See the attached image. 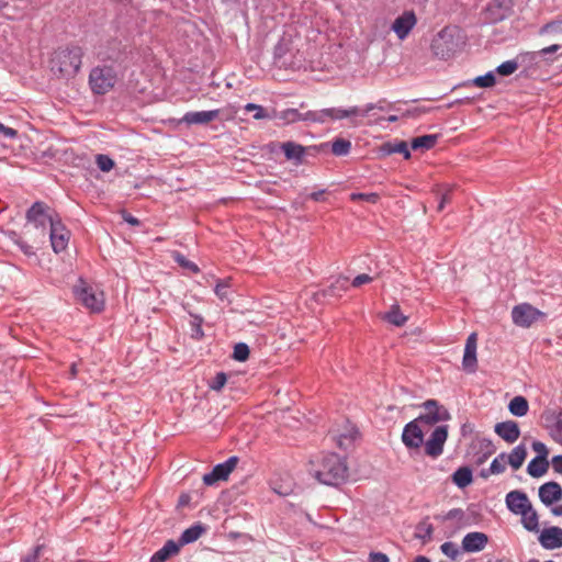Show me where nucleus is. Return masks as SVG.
<instances>
[{"instance_id": "56", "label": "nucleus", "mask_w": 562, "mask_h": 562, "mask_svg": "<svg viewBox=\"0 0 562 562\" xmlns=\"http://www.w3.org/2000/svg\"><path fill=\"white\" fill-rule=\"evenodd\" d=\"M389 558L386 554L382 552H371L369 554V562H389Z\"/></svg>"}, {"instance_id": "38", "label": "nucleus", "mask_w": 562, "mask_h": 562, "mask_svg": "<svg viewBox=\"0 0 562 562\" xmlns=\"http://www.w3.org/2000/svg\"><path fill=\"white\" fill-rule=\"evenodd\" d=\"M351 143L345 139H337L333 143L331 151L337 156H344L349 153Z\"/></svg>"}, {"instance_id": "43", "label": "nucleus", "mask_w": 562, "mask_h": 562, "mask_svg": "<svg viewBox=\"0 0 562 562\" xmlns=\"http://www.w3.org/2000/svg\"><path fill=\"white\" fill-rule=\"evenodd\" d=\"M97 165L100 170L108 172L114 167V161L106 155H98L97 156Z\"/></svg>"}, {"instance_id": "58", "label": "nucleus", "mask_w": 562, "mask_h": 562, "mask_svg": "<svg viewBox=\"0 0 562 562\" xmlns=\"http://www.w3.org/2000/svg\"><path fill=\"white\" fill-rule=\"evenodd\" d=\"M560 48V45L558 44H553V45H550L548 47H544L542 48L541 50H539V55H547V54H551V53H555L558 52Z\"/></svg>"}, {"instance_id": "10", "label": "nucleus", "mask_w": 562, "mask_h": 562, "mask_svg": "<svg viewBox=\"0 0 562 562\" xmlns=\"http://www.w3.org/2000/svg\"><path fill=\"white\" fill-rule=\"evenodd\" d=\"M428 430L416 419L405 425L402 432V441L408 449H419L424 443L425 434Z\"/></svg>"}, {"instance_id": "7", "label": "nucleus", "mask_w": 562, "mask_h": 562, "mask_svg": "<svg viewBox=\"0 0 562 562\" xmlns=\"http://www.w3.org/2000/svg\"><path fill=\"white\" fill-rule=\"evenodd\" d=\"M58 217L59 216L49 206L42 202L34 203L26 213L29 224L43 232L47 227H50Z\"/></svg>"}, {"instance_id": "12", "label": "nucleus", "mask_w": 562, "mask_h": 562, "mask_svg": "<svg viewBox=\"0 0 562 562\" xmlns=\"http://www.w3.org/2000/svg\"><path fill=\"white\" fill-rule=\"evenodd\" d=\"M238 463L237 457H231L225 462L220 463L213 468L210 473L203 475L205 485H213L218 481L227 480L228 475L233 472Z\"/></svg>"}, {"instance_id": "2", "label": "nucleus", "mask_w": 562, "mask_h": 562, "mask_svg": "<svg viewBox=\"0 0 562 562\" xmlns=\"http://www.w3.org/2000/svg\"><path fill=\"white\" fill-rule=\"evenodd\" d=\"M465 43L462 31L457 26H447L435 35L431 52L440 59H449L461 50Z\"/></svg>"}, {"instance_id": "53", "label": "nucleus", "mask_w": 562, "mask_h": 562, "mask_svg": "<svg viewBox=\"0 0 562 562\" xmlns=\"http://www.w3.org/2000/svg\"><path fill=\"white\" fill-rule=\"evenodd\" d=\"M215 294L221 299L225 300L228 296V284L225 282H218L215 286Z\"/></svg>"}, {"instance_id": "16", "label": "nucleus", "mask_w": 562, "mask_h": 562, "mask_svg": "<svg viewBox=\"0 0 562 562\" xmlns=\"http://www.w3.org/2000/svg\"><path fill=\"white\" fill-rule=\"evenodd\" d=\"M222 110H210V111H192L187 112L180 120L181 123L187 125H205L210 122L218 119Z\"/></svg>"}, {"instance_id": "47", "label": "nucleus", "mask_w": 562, "mask_h": 562, "mask_svg": "<svg viewBox=\"0 0 562 562\" xmlns=\"http://www.w3.org/2000/svg\"><path fill=\"white\" fill-rule=\"evenodd\" d=\"M532 450L537 453V458H539L541 460H548L549 449L543 442L533 441Z\"/></svg>"}, {"instance_id": "63", "label": "nucleus", "mask_w": 562, "mask_h": 562, "mask_svg": "<svg viewBox=\"0 0 562 562\" xmlns=\"http://www.w3.org/2000/svg\"><path fill=\"white\" fill-rule=\"evenodd\" d=\"M552 514L554 516H562V506H557V507L552 508Z\"/></svg>"}, {"instance_id": "55", "label": "nucleus", "mask_w": 562, "mask_h": 562, "mask_svg": "<svg viewBox=\"0 0 562 562\" xmlns=\"http://www.w3.org/2000/svg\"><path fill=\"white\" fill-rule=\"evenodd\" d=\"M551 465L555 473L562 474V454L554 456L551 460Z\"/></svg>"}, {"instance_id": "4", "label": "nucleus", "mask_w": 562, "mask_h": 562, "mask_svg": "<svg viewBox=\"0 0 562 562\" xmlns=\"http://www.w3.org/2000/svg\"><path fill=\"white\" fill-rule=\"evenodd\" d=\"M76 299L91 312H100L104 306L103 292L95 285L80 279L74 286Z\"/></svg>"}, {"instance_id": "29", "label": "nucleus", "mask_w": 562, "mask_h": 562, "mask_svg": "<svg viewBox=\"0 0 562 562\" xmlns=\"http://www.w3.org/2000/svg\"><path fill=\"white\" fill-rule=\"evenodd\" d=\"M437 140H438V135H436V134L423 135L419 137H415L412 140L411 146L414 150L430 149L436 145Z\"/></svg>"}, {"instance_id": "51", "label": "nucleus", "mask_w": 562, "mask_h": 562, "mask_svg": "<svg viewBox=\"0 0 562 562\" xmlns=\"http://www.w3.org/2000/svg\"><path fill=\"white\" fill-rule=\"evenodd\" d=\"M550 436L555 442L562 445V425L560 420L551 428Z\"/></svg>"}, {"instance_id": "11", "label": "nucleus", "mask_w": 562, "mask_h": 562, "mask_svg": "<svg viewBox=\"0 0 562 562\" xmlns=\"http://www.w3.org/2000/svg\"><path fill=\"white\" fill-rule=\"evenodd\" d=\"M357 114H359L357 106L350 109L330 108L314 111V114H308L307 117L312 119V122L325 123L327 120H342Z\"/></svg>"}, {"instance_id": "54", "label": "nucleus", "mask_w": 562, "mask_h": 562, "mask_svg": "<svg viewBox=\"0 0 562 562\" xmlns=\"http://www.w3.org/2000/svg\"><path fill=\"white\" fill-rule=\"evenodd\" d=\"M373 280L372 277H370L369 274L367 273H362V274H359L353 280H352V286L355 288H358V286H361L363 284H367L369 282H371Z\"/></svg>"}, {"instance_id": "28", "label": "nucleus", "mask_w": 562, "mask_h": 562, "mask_svg": "<svg viewBox=\"0 0 562 562\" xmlns=\"http://www.w3.org/2000/svg\"><path fill=\"white\" fill-rule=\"evenodd\" d=\"M282 150L289 160L300 162L304 155V147L293 142H286L282 145Z\"/></svg>"}, {"instance_id": "25", "label": "nucleus", "mask_w": 562, "mask_h": 562, "mask_svg": "<svg viewBox=\"0 0 562 562\" xmlns=\"http://www.w3.org/2000/svg\"><path fill=\"white\" fill-rule=\"evenodd\" d=\"M527 457V449L524 445L516 446L512 452L506 456L507 463L514 469L518 470L525 462Z\"/></svg>"}, {"instance_id": "9", "label": "nucleus", "mask_w": 562, "mask_h": 562, "mask_svg": "<svg viewBox=\"0 0 562 562\" xmlns=\"http://www.w3.org/2000/svg\"><path fill=\"white\" fill-rule=\"evenodd\" d=\"M448 438V426H437L430 434L429 438L425 441V453L432 459L438 458L443 452V446Z\"/></svg>"}, {"instance_id": "46", "label": "nucleus", "mask_w": 562, "mask_h": 562, "mask_svg": "<svg viewBox=\"0 0 562 562\" xmlns=\"http://www.w3.org/2000/svg\"><path fill=\"white\" fill-rule=\"evenodd\" d=\"M387 151L403 154L405 159H408L411 157V153L405 142H398L395 143L394 145H389Z\"/></svg>"}, {"instance_id": "19", "label": "nucleus", "mask_w": 562, "mask_h": 562, "mask_svg": "<svg viewBox=\"0 0 562 562\" xmlns=\"http://www.w3.org/2000/svg\"><path fill=\"white\" fill-rule=\"evenodd\" d=\"M539 498L546 505L550 506L562 499V487L557 482H548L539 487Z\"/></svg>"}, {"instance_id": "37", "label": "nucleus", "mask_w": 562, "mask_h": 562, "mask_svg": "<svg viewBox=\"0 0 562 562\" xmlns=\"http://www.w3.org/2000/svg\"><path fill=\"white\" fill-rule=\"evenodd\" d=\"M558 33H562V19H557V20H553L547 24H544L540 30H539V34L540 35H546V34H558Z\"/></svg>"}, {"instance_id": "23", "label": "nucleus", "mask_w": 562, "mask_h": 562, "mask_svg": "<svg viewBox=\"0 0 562 562\" xmlns=\"http://www.w3.org/2000/svg\"><path fill=\"white\" fill-rule=\"evenodd\" d=\"M358 435V431L356 430L355 426L347 424L346 429L344 431H335L334 437L337 441V445L341 449H348L352 446L356 437Z\"/></svg>"}, {"instance_id": "33", "label": "nucleus", "mask_w": 562, "mask_h": 562, "mask_svg": "<svg viewBox=\"0 0 562 562\" xmlns=\"http://www.w3.org/2000/svg\"><path fill=\"white\" fill-rule=\"evenodd\" d=\"M204 530L205 529L201 525H194L182 532L180 542L182 544L194 542L202 536Z\"/></svg>"}, {"instance_id": "8", "label": "nucleus", "mask_w": 562, "mask_h": 562, "mask_svg": "<svg viewBox=\"0 0 562 562\" xmlns=\"http://www.w3.org/2000/svg\"><path fill=\"white\" fill-rule=\"evenodd\" d=\"M543 313L528 303L516 305L512 311V319L516 326L528 328L537 322Z\"/></svg>"}, {"instance_id": "14", "label": "nucleus", "mask_w": 562, "mask_h": 562, "mask_svg": "<svg viewBox=\"0 0 562 562\" xmlns=\"http://www.w3.org/2000/svg\"><path fill=\"white\" fill-rule=\"evenodd\" d=\"M70 238L69 231L61 223L60 218L49 227V239L53 250L58 254L67 248Z\"/></svg>"}, {"instance_id": "31", "label": "nucleus", "mask_w": 562, "mask_h": 562, "mask_svg": "<svg viewBox=\"0 0 562 562\" xmlns=\"http://www.w3.org/2000/svg\"><path fill=\"white\" fill-rule=\"evenodd\" d=\"M384 318L397 327L403 326L407 322V317L401 312L397 304L391 306L390 311L384 315Z\"/></svg>"}, {"instance_id": "41", "label": "nucleus", "mask_w": 562, "mask_h": 562, "mask_svg": "<svg viewBox=\"0 0 562 562\" xmlns=\"http://www.w3.org/2000/svg\"><path fill=\"white\" fill-rule=\"evenodd\" d=\"M440 550L445 555H447L451 560H456L460 554V550H459L458 546L453 542L442 543L440 547Z\"/></svg>"}, {"instance_id": "5", "label": "nucleus", "mask_w": 562, "mask_h": 562, "mask_svg": "<svg viewBox=\"0 0 562 562\" xmlns=\"http://www.w3.org/2000/svg\"><path fill=\"white\" fill-rule=\"evenodd\" d=\"M116 82V74L112 67H94L89 76V85L95 94L108 93Z\"/></svg>"}, {"instance_id": "13", "label": "nucleus", "mask_w": 562, "mask_h": 562, "mask_svg": "<svg viewBox=\"0 0 562 562\" xmlns=\"http://www.w3.org/2000/svg\"><path fill=\"white\" fill-rule=\"evenodd\" d=\"M417 18L413 11H404L392 23L391 30L400 41H404L416 26Z\"/></svg>"}, {"instance_id": "1", "label": "nucleus", "mask_w": 562, "mask_h": 562, "mask_svg": "<svg viewBox=\"0 0 562 562\" xmlns=\"http://www.w3.org/2000/svg\"><path fill=\"white\" fill-rule=\"evenodd\" d=\"M308 472L323 484L337 485L347 477L348 468L341 457L328 453L313 458L308 464Z\"/></svg>"}, {"instance_id": "22", "label": "nucleus", "mask_w": 562, "mask_h": 562, "mask_svg": "<svg viewBox=\"0 0 562 562\" xmlns=\"http://www.w3.org/2000/svg\"><path fill=\"white\" fill-rule=\"evenodd\" d=\"M308 114H314V111H307L305 113L299 112L296 109H285L280 112L273 111L272 119H277L282 121L284 124H290L299 121H311L312 119L307 117Z\"/></svg>"}, {"instance_id": "17", "label": "nucleus", "mask_w": 562, "mask_h": 562, "mask_svg": "<svg viewBox=\"0 0 562 562\" xmlns=\"http://www.w3.org/2000/svg\"><path fill=\"white\" fill-rule=\"evenodd\" d=\"M505 503L508 510H510L515 515L522 513L524 509L531 505V502L529 501L527 494L518 490L510 491L509 493H507L505 497Z\"/></svg>"}, {"instance_id": "30", "label": "nucleus", "mask_w": 562, "mask_h": 562, "mask_svg": "<svg viewBox=\"0 0 562 562\" xmlns=\"http://www.w3.org/2000/svg\"><path fill=\"white\" fill-rule=\"evenodd\" d=\"M509 412L518 417H522L528 413L529 405L525 397L522 396H515L508 405Z\"/></svg>"}, {"instance_id": "52", "label": "nucleus", "mask_w": 562, "mask_h": 562, "mask_svg": "<svg viewBox=\"0 0 562 562\" xmlns=\"http://www.w3.org/2000/svg\"><path fill=\"white\" fill-rule=\"evenodd\" d=\"M432 526L429 524H423L418 527V537L422 539H430L432 535Z\"/></svg>"}, {"instance_id": "44", "label": "nucleus", "mask_w": 562, "mask_h": 562, "mask_svg": "<svg viewBox=\"0 0 562 562\" xmlns=\"http://www.w3.org/2000/svg\"><path fill=\"white\" fill-rule=\"evenodd\" d=\"M202 323H203V318L201 316L192 315L191 328H192V336L194 338L200 339L203 336Z\"/></svg>"}, {"instance_id": "6", "label": "nucleus", "mask_w": 562, "mask_h": 562, "mask_svg": "<svg viewBox=\"0 0 562 562\" xmlns=\"http://www.w3.org/2000/svg\"><path fill=\"white\" fill-rule=\"evenodd\" d=\"M422 407L424 412L415 419L427 430L440 422L450 419V414L447 408L435 400L426 401L423 403Z\"/></svg>"}, {"instance_id": "36", "label": "nucleus", "mask_w": 562, "mask_h": 562, "mask_svg": "<svg viewBox=\"0 0 562 562\" xmlns=\"http://www.w3.org/2000/svg\"><path fill=\"white\" fill-rule=\"evenodd\" d=\"M506 463H507L506 454L501 453L492 461L490 470H488L490 474L503 473L505 471Z\"/></svg>"}, {"instance_id": "32", "label": "nucleus", "mask_w": 562, "mask_h": 562, "mask_svg": "<svg viewBox=\"0 0 562 562\" xmlns=\"http://www.w3.org/2000/svg\"><path fill=\"white\" fill-rule=\"evenodd\" d=\"M452 481L458 487H465L472 482V472L469 468H460L458 469L453 475Z\"/></svg>"}, {"instance_id": "45", "label": "nucleus", "mask_w": 562, "mask_h": 562, "mask_svg": "<svg viewBox=\"0 0 562 562\" xmlns=\"http://www.w3.org/2000/svg\"><path fill=\"white\" fill-rule=\"evenodd\" d=\"M173 259H175V260H176V261H177L181 267H183V268H186V269H189V270H191L192 272H195V273H196V272H199V268H198V266H196L194 262H192V261L188 260L183 255H181V254H179V252H176V254L173 255Z\"/></svg>"}, {"instance_id": "40", "label": "nucleus", "mask_w": 562, "mask_h": 562, "mask_svg": "<svg viewBox=\"0 0 562 562\" xmlns=\"http://www.w3.org/2000/svg\"><path fill=\"white\" fill-rule=\"evenodd\" d=\"M249 357V348L246 344L239 342L234 347L233 358L237 361H245Z\"/></svg>"}, {"instance_id": "60", "label": "nucleus", "mask_w": 562, "mask_h": 562, "mask_svg": "<svg viewBox=\"0 0 562 562\" xmlns=\"http://www.w3.org/2000/svg\"><path fill=\"white\" fill-rule=\"evenodd\" d=\"M324 194V191L313 192L310 198L314 201H319Z\"/></svg>"}, {"instance_id": "18", "label": "nucleus", "mask_w": 562, "mask_h": 562, "mask_svg": "<svg viewBox=\"0 0 562 562\" xmlns=\"http://www.w3.org/2000/svg\"><path fill=\"white\" fill-rule=\"evenodd\" d=\"M540 544L547 550H553L562 547V528L550 527L541 531L539 536Z\"/></svg>"}, {"instance_id": "59", "label": "nucleus", "mask_w": 562, "mask_h": 562, "mask_svg": "<svg viewBox=\"0 0 562 562\" xmlns=\"http://www.w3.org/2000/svg\"><path fill=\"white\" fill-rule=\"evenodd\" d=\"M124 220L130 223L131 225H137L138 224V220L135 218L134 216L132 215H124Z\"/></svg>"}, {"instance_id": "27", "label": "nucleus", "mask_w": 562, "mask_h": 562, "mask_svg": "<svg viewBox=\"0 0 562 562\" xmlns=\"http://www.w3.org/2000/svg\"><path fill=\"white\" fill-rule=\"evenodd\" d=\"M549 465L548 460H541L536 457L528 463L527 472L532 477H541L548 472Z\"/></svg>"}, {"instance_id": "62", "label": "nucleus", "mask_w": 562, "mask_h": 562, "mask_svg": "<svg viewBox=\"0 0 562 562\" xmlns=\"http://www.w3.org/2000/svg\"><path fill=\"white\" fill-rule=\"evenodd\" d=\"M21 249L22 251L25 254V255H32L33 254V250H32V247L27 246V245H21Z\"/></svg>"}, {"instance_id": "35", "label": "nucleus", "mask_w": 562, "mask_h": 562, "mask_svg": "<svg viewBox=\"0 0 562 562\" xmlns=\"http://www.w3.org/2000/svg\"><path fill=\"white\" fill-rule=\"evenodd\" d=\"M244 110L246 112H252L255 120L272 119V114H269L263 106L255 103H247Z\"/></svg>"}, {"instance_id": "57", "label": "nucleus", "mask_w": 562, "mask_h": 562, "mask_svg": "<svg viewBox=\"0 0 562 562\" xmlns=\"http://www.w3.org/2000/svg\"><path fill=\"white\" fill-rule=\"evenodd\" d=\"M0 134H2L5 138H14L18 135V132L14 128L8 127L0 123Z\"/></svg>"}, {"instance_id": "39", "label": "nucleus", "mask_w": 562, "mask_h": 562, "mask_svg": "<svg viewBox=\"0 0 562 562\" xmlns=\"http://www.w3.org/2000/svg\"><path fill=\"white\" fill-rule=\"evenodd\" d=\"M473 83L476 86V87H480V88H490V87H493L495 85V76L492 71L483 75V76H479L476 77L474 80H473Z\"/></svg>"}, {"instance_id": "42", "label": "nucleus", "mask_w": 562, "mask_h": 562, "mask_svg": "<svg viewBox=\"0 0 562 562\" xmlns=\"http://www.w3.org/2000/svg\"><path fill=\"white\" fill-rule=\"evenodd\" d=\"M518 68V64L514 60H507V61H504L503 64H501L497 68H496V71L497 74L502 75V76H509L512 74H514Z\"/></svg>"}, {"instance_id": "3", "label": "nucleus", "mask_w": 562, "mask_h": 562, "mask_svg": "<svg viewBox=\"0 0 562 562\" xmlns=\"http://www.w3.org/2000/svg\"><path fill=\"white\" fill-rule=\"evenodd\" d=\"M82 52L79 47H65L56 50L50 59L54 72L68 77L77 74L81 66Z\"/></svg>"}, {"instance_id": "50", "label": "nucleus", "mask_w": 562, "mask_h": 562, "mask_svg": "<svg viewBox=\"0 0 562 562\" xmlns=\"http://www.w3.org/2000/svg\"><path fill=\"white\" fill-rule=\"evenodd\" d=\"M227 381L226 374L223 372L217 373L214 379L210 383V387L214 391H220L223 389Z\"/></svg>"}, {"instance_id": "15", "label": "nucleus", "mask_w": 562, "mask_h": 562, "mask_svg": "<svg viewBox=\"0 0 562 562\" xmlns=\"http://www.w3.org/2000/svg\"><path fill=\"white\" fill-rule=\"evenodd\" d=\"M476 347H477V337L475 333L469 335L464 346V353L462 359L463 370L473 373L476 371Z\"/></svg>"}, {"instance_id": "49", "label": "nucleus", "mask_w": 562, "mask_h": 562, "mask_svg": "<svg viewBox=\"0 0 562 562\" xmlns=\"http://www.w3.org/2000/svg\"><path fill=\"white\" fill-rule=\"evenodd\" d=\"M350 199L352 201L361 200L369 203H376L379 200V195L376 193H352L350 195Z\"/></svg>"}, {"instance_id": "48", "label": "nucleus", "mask_w": 562, "mask_h": 562, "mask_svg": "<svg viewBox=\"0 0 562 562\" xmlns=\"http://www.w3.org/2000/svg\"><path fill=\"white\" fill-rule=\"evenodd\" d=\"M43 552H44V547L43 546H37L33 549L32 552H30L29 554H26L24 558H23V562H41V558L43 557Z\"/></svg>"}, {"instance_id": "21", "label": "nucleus", "mask_w": 562, "mask_h": 562, "mask_svg": "<svg viewBox=\"0 0 562 562\" xmlns=\"http://www.w3.org/2000/svg\"><path fill=\"white\" fill-rule=\"evenodd\" d=\"M494 430L508 443L515 442L520 436L518 424L514 420L497 423Z\"/></svg>"}, {"instance_id": "64", "label": "nucleus", "mask_w": 562, "mask_h": 562, "mask_svg": "<svg viewBox=\"0 0 562 562\" xmlns=\"http://www.w3.org/2000/svg\"><path fill=\"white\" fill-rule=\"evenodd\" d=\"M413 562H430V560L426 557L419 555Z\"/></svg>"}, {"instance_id": "24", "label": "nucleus", "mask_w": 562, "mask_h": 562, "mask_svg": "<svg viewBox=\"0 0 562 562\" xmlns=\"http://www.w3.org/2000/svg\"><path fill=\"white\" fill-rule=\"evenodd\" d=\"M521 517V524L524 528L528 531L537 532L539 531V517L532 504L529 505L522 513L518 514Z\"/></svg>"}, {"instance_id": "20", "label": "nucleus", "mask_w": 562, "mask_h": 562, "mask_svg": "<svg viewBox=\"0 0 562 562\" xmlns=\"http://www.w3.org/2000/svg\"><path fill=\"white\" fill-rule=\"evenodd\" d=\"M488 542V538L485 533L473 531L467 533L462 539V549L465 552H479L482 551Z\"/></svg>"}, {"instance_id": "26", "label": "nucleus", "mask_w": 562, "mask_h": 562, "mask_svg": "<svg viewBox=\"0 0 562 562\" xmlns=\"http://www.w3.org/2000/svg\"><path fill=\"white\" fill-rule=\"evenodd\" d=\"M179 546L172 541L169 540L165 543V546L159 549L150 559V562H165L168 560L171 555L178 553Z\"/></svg>"}, {"instance_id": "34", "label": "nucleus", "mask_w": 562, "mask_h": 562, "mask_svg": "<svg viewBox=\"0 0 562 562\" xmlns=\"http://www.w3.org/2000/svg\"><path fill=\"white\" fill-rule=\"evenodd\" d=\"M270 486L274 493L281 496H286L293 491V484L289 477H286L281 484L278 483V480H272Z\"/></svg>"}, {"instance_id": "61", "label": "nucleus", "mask_w": 562, "mask_h": 562, "mask_svg": "<svg viewBox=\"0 0 562 562\" xmlns=\"http://www.w3.org/2000/svg\"><path fill=\"white\" fill-rule=\"evenodd\" d=\"M449 201V198L447 194H445L442 198H441V201L439 202V205H438V211H441L443 207H445V204Z\"/></svg>"}]
</instances>
